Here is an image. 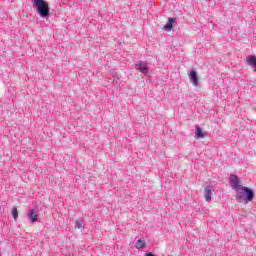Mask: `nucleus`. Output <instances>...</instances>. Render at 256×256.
I'll list each match as a JSON object with an SVG mask.
<instances>
[{
  "label": "nucleus",
  "mask_w": 256,
  "mask_h": 256,
  "mask_svg": "<svg viewBox=\"0 0 256 256\" xmlns=\"http://www.w3.org/2000/svg\"><path fill=\"white\" fill-rule=\"evenodd\" d=\"M32 4L40 17H49V3L45 2V0H32Z\"/></svg>",
  "instance_id": "obj_1"
},
{
  "label": "nucleus",
  "mask_w": 256,
  "mask_h": 256,
  "mask_svg": "<svg viewBox=\"0 0 256 256\" xmlns=\"http://www.w3.org/2000/svg\"><path fill=\"white\" fill-rule=\"evenodd\" d=\"M236 196L237 199H246L247 201H253V198L255 197V193L253 190L249 189L245 186H240L238 190H236Z\"/></svg>",
  "instance_id": "obj_2"
},
{
  "label": "nucleus",
  "mask_w": 256,
  "mask_h": 256,
  "mask_svg": "<svg viewBox=\"0 0 256 256\" xmlns=\"http://www.w3.org/2000/svg\"><path fill=\"white\" fill-rule=\"evenodd\" d=\"M230 185L234 191H237L239 188H241V182L239 181V177L236 175L230 176Z\"/></svg>",
  "instance_id": "obj_3"
},
{
  "label": "nucleus",
  "mask_w": 256,
  "mask_h": 256,
  "mask_svg": "<svg viewBox=\"0 0 256 256\" xmlns=\"http://www.w3.org/2000/svg\"><path fill=\"white\" fill-rule=\"evenodd\" d=\"M175 23H177V19L169 17L168 21L163 27L164 31H172L173 25H175Z\"/></svg>",
  "instance_id": "obj_4"
},
{
  "label": "nucleus",
  "mask_w": 256,
  "mask_h": 256,
  "mask_svg": "<svg viewBox=\"0 0 256 256\" xmlns=\"http://www.w3.org/2000/svg\"><path fill=\"white\" fill-rule=\"evenodd\" d=\"M189 79L190 81H192L194 87H197V85H199V78L197 77V71L191 70Z\"/></svg>",
  "instance_id": "obj_5"
},
{
  "label": "nucleus",
  "mask_w": 256,
  "mask_h": 256,
  "mask_svg": "<svg viewBox=\"0 0 256 256\" xmlns=\"http://www.w3.org/2000/svg\"><path fill=\"white\" fill-rule=\"evenodd\" d=\"M195 139H204V137H207V132L203 131L201 127L196 126V131H195Z\"/></svg>",
  "instance_id": "obj_6"
},
{
  "label": "nucleus",
  "mask_w": 256,
  "mask_h": 256,
  "mask_svg": "<svg viewBox=\"0 0 256 256\" xmlns=\"http://www.w3.org/2000/svg\"><path fill=\"white\" fill-rule=\"evenodd\" d=\"M136 67H138L140 73H143V75H147V73H149V67H147V64L145 63H140L136 65Z\"/></svg>",
  "instance_id": "obj_7"
},
{
  "label": "nucleus",
  "mask_w": 256,
  "mask_h": 256,
  "mask_svg": "<svg viewBox=\"0 0 256 256\" xmlns=\"http://www.w3.org/2000/svg\"><path fill=\"white\" fill-rule=\"evenodd\" d=\"M204 191H205V200L209 203L211 201V191H213V187L208 185L204 188Z\"/></svg>",
  "instance_id": "obj_8"
},
{
  "label": "nucleus",
  "mask_w": 256,
  "mask_h": 256,
  "mask_svg": "<svg viewBox=\"0 0 256 256\" xmlns=\"http://www.w3.org/2000/svg\"><path fill=\"white\" fill-rule=\"evenodd\" d=\"M246 63L252 65L255 68V71H256V57L255 56H248L246 58Z\"/></svg>",
  "instance_id": "obj_9"
},
{
  "label": "nucleus",
  "mask_w": 256,
  "mask_h": 256,
  "mask_svg": "<svg viewBox=\"0 0 256 256\" xmlns=\"http://www.w3.org/2000/svg\"><path fill=\"white\" fill-rule=\"evenodd\" d=\"M74 227L75 229H77L78 231H83L85 229V226L83 225V222L81 220H76L74 222Z\"/></svg>",
  "instance_id": "obj_10"
},
{
  "label": "nucleus",
  "mask_w": 256,
  "mask_h": 256,
  "mask_svg": "<svg viewBox=\"0 0 256 256\" xmlns=\"http://www.w3.org/2000/svg\"><path fill=\"white\" fill-rule=\"evenodd\" d=\"M145 247H146V243L144 240L139 239L136 242V249H145Z\"/></svg>",
  "instance_id": "obj_11"
},
{
  "label": "nucleus",
  "mask_w": 256,
  "mask_h": 256,
  "mask_svg": "<svg viewBox=\"0 0 256 256\" xmlns=\"http://www.w3.org/2000/svg\"><path fill=\"white\" fill-rule=\"evenodd\" d=\"M30 219H31L32 223L37 222V214H35V210L30 211Z\"/></svg>",
  "instance_id": "obj_12"
},
{
  "label": "nucleus",
  "mask_w": 256,
  "mask_h": 256,
  "mask_svg": "<svg viewBox=\"0 0 256 256\" xmlns=\"http://www.w3.org/2000/svg\"><path fill=\"white\" fill-rule=\"evenodd\" d=\"M11 215H12V217H14V219H17L19 217V212L17 211V207H14L12 209Z\"/></svg>",
  "instance_id": "obj_13"
},
{
  "label": "nucleus",
  "mask_w": 256,
  "mask_h": 256,
  "mask_svg": "<svg viewBox=\"0 0 256 256\" xmlns=\"http://www.w3.org/2000/svg\"><path fill=\"white\" fill-rule=\"evenodd\" d=\"M146 256H154L153 253H148Z\"/></svg>",
  "instance_id": "obj_14"
}]
</instances>
